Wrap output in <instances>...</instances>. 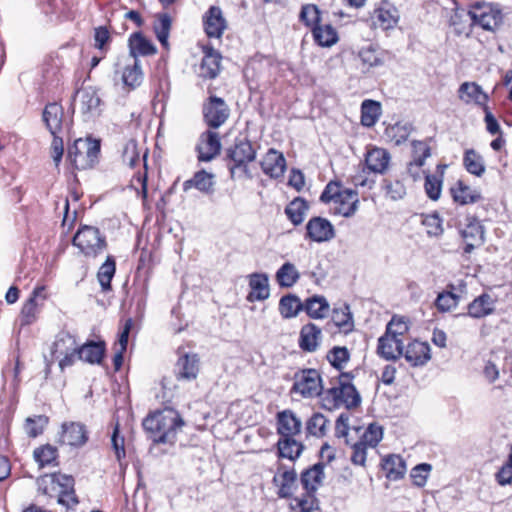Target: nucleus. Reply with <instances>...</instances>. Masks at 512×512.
Returning a JSON list of instances; mask_svg holds the SVG:
<instances>
[{"instance_id": "obj_1", "label": "nucleus", "mask_w": 512, "mask_h": 512, "mask_svg": "<svg viewBox=\"0 0 512 512\" xmlns=\"http://www.w3.org/2000/svg\"><path fill=\"white\" fill-rule=\"evenodd\" d=\"M38 497H44L45 503L56 499L57 504L74 511L79 504L72 475L61 472L47 473L36 479Z\"/></svg>"}, {"instance_id": "obj_2", "label": "nucleus", "mask_w": 512, "mask_h": 512, "mask_svg": "<svg viewBox=\"0 0 512 512\" xmlns=\"http://www.w3.org/2000/svg\"><path fill=\"white\" fill-rule=\"evenodd\" d=\"M257 144L253 143L247 133H240L233 142L224 149L223 161L227 167L230 178H252L249 164L257 157Z\"/></svg>"}, {"instance_id": "obj_3", "label": "nucleus", "mask_w": 512, "mask_h": 512, "mask_svg": "<svg viewBox=\"0 0 512 512\" xmlns=\"http://www.w3.org/2000/svg\"><path fill=\"white\" fill-rule=\"evenodd\" d=\"M142 426L153 443L173 444L178 430L184 426V420L177 410L166 407L148 414Z\"/></svg>"}, {"instance_id": "obj_4", "label": "nucleus", "mask_w": 512, "mask_h": 512, "mask_svg": "<svg viewBox=\"0 0 512 512\" xmlns=\"http://www.w3.org/2000/svg\"><path fill=\"white\" fill-rule=\"evenodd\" d=\"M353 372H341L338 376V385L329 388L326 391L324 401H327L330 410L340 406L351 410L361 404V396L356 387L352 384L354 379Z\"/></svg>"}, {"instance_id": "obj_5", "label": "nucleus", "mask_w": 512, "mask_h": 512, "mask_svg": "<svg viewBox=\"0 0 512 512\" xmlns=\"http://www.w3.org/2000/svg\"><path fill=\"white\" fill-rule=\"evenodd\" d=\"M100 154V141L96 139H76L68 147L67 159L76 170H86L94 167Z\"/></svg>"}, {"instance_id": "obj_6", "label": "nucleus", "mask_w": 512, "mask_h": 512, "mask_svg": "<svg viewBox=\"0 0 512 512\" xmlns=\"http://www.w3.org/2000/svg\"><path fill=\"white\" fill-rule=\"evenodd\" d=\"M72 244L87 257H97L107 248L105 235L94 226H81L72 239Z\"/></svg>"}, {"instance_id": "obj_7", "label": "nucleus", "mask_w": 512, "mask_h": 512, "mask_svg": "<svg viewBox=\"0 0 512 512\" xmlns=\"http://www.w3.org/2000/svg\"><path fill=\"white\" fill-rule=\"evenodd\" d=\"M468 15L474 24L487 31H495L503 22V14L499 6L488 2L473 3L468 10Z\"/></svg>"}, {"instance_id": "obj_8", "label": "nucleus", "mask_w": 512, "mask_h": 512, "mask_svg": "<svg viewBox=\"0 0 512 512\" xmlns=\"http://www.w3.org/2000/svg\"><path fill=\"white\" fill-rule=\"evenodd\" d=\"M202 114L207 127L216 130L228 120L230 108L223 98L210 95L203 103Z\"/></svg>"}, {"instance_id": "obj_9", "label": "nucleus", "mask_w": 512, "mask_h": 512, "mask_svg": "<svg viewBox=\"0 0 512 512\" xmlns=\"http://www.w3.org/2000/svg\"><path fill=\"white\" fill-rule=\"evenodd\" d=\"M292 392L303 397L319 396L323 390L322 379L316 369H304L295 374Z\"/></svg>"}, {"instance_id": "obj_10", "label": "nucleus", "mask_w": 512, "mask_h": 512, "mask_svg": "<svg viewBox=\"0 0 512 512\" xmlns=\"http://www.w3.org/2000/svg\"><path fill=\"white\" fill-rule=\"evenodd\" d=\"M197 159L200 162H210L221 151V139L218 132L208 129L200 134L196 145Z\"/></svg>"}, {"instance_id": "obj_11", "label": "nucleus", "mask_w": 512, "mask_h": 512, "mask_svg": "<svg viewBox=\"0 0 512 512\" xmlns=\"http://www.w3.org/2000/svg\"><path fill=\"white\" fill-rule=\"evenodd\" d=\"M460 234L465 241V254H470L476 247L485 243V227L475 216L466 217L465 227L460 230Z\"/></svg>"}, {"instance_id": "obj_12", "label": "nucleus", "mask_w": 512, "mask_h": 512, "mask_svg": "<svg viewBox=\"0 0 512 512\" xmlns=\"http://www.w3.org/2000/svg\"><path fill=\"white\" fill-rule=\"evenodd\" d=\"M398 9L388 0H383L371 14L372 24L382 30L393 29L399 21Z\"/></svg>"}, {"instance_id": "obj_13", "label": "nucleus", "mask_w": 512, "mask_h": 512, "mask_svg": "<svg viewBox=\"0 0 512 512\" xmlns=\"http://www.w3.org/2000/svg\"><path fill=\"white\" fill-rule=\"evenodd\" d=\"M175 364V377L177 380L192 381L197 378L200 370V359L196 353L180 354Z\"/></svg>"}, {"instance_id": "obj_14", "label": "nucleus", "mask_w": 512, "mask_h": 512, "mask_svg": "<svg viewBox=\"0 0 512 512\" xmlns=\"http://www.w3.org/2000/svg\"><path fill=\"white\" fill-rule=\"evenodd\" d=\"M203 53L197 75L203 80H213L221 71L222 56L212 46H205Z\"/></svg>"}, {"instance_id": "obj_15", "label": "nucleus", "mask_w": 512, "mask_h": 512, "mask_svg": "<svg viewBox=\"0 0 512 512\" xmlns=\"http://www.w3.org/2000/svg\"><path fill=\"white\" fill-rule=\"evenodd\" d=\"M306 237L314 242H326L335 237V229L328 219L312 217L306 225Z\"/></svg>"}, {"instance_id": "obj_16", "label": "nucleus", "mask_w": 512, "mask_h": 512, "mask_svg": "<svg viewBox=\"0 0 512 512\" xmlns=\"http://www.w3.org/2000/svg\"><path fill=\"white\" fill-rule=\"evenodd\" d=\"M89 439L86 426L80 422H67L62 424L60 442L71 447H82Z\"/></svg>"}, {"instance_id": "obj_17", "label": "nucleus", "mask_w": 512, "mask_h": 512, "mask_svg": "<svg viewBox=\"0 0 512 512\" xmlns=\"http://www.w3.org/2000/svg\"><path fill=\"white\" fill-rule=\"evenodd\" d=\"M276 421L277 433L280 435V438H294V436L301 432L302 421L290 409L278 412Z\"/></svg>"}, {"instance_id": "obj_18", "label": "nucleus", "mask_w": 512, "mask_h": 512, "mask_svg": "<svg viewBox=\"0 0 512 512\" xmlns=\"http://www.w3.org/2000/svg\"><path fill=\"white\" fill-rule=\"evenodd\" d=\"M496 300L488 293H482L467 305V312L458 317L469 316L474 319L485 318L495 311Z\"/></svg>"}, {"instance_id": "obj_19", "label": "nucleus", "mask_w": 512, "mask_h": 512, "mask_svg": "<svg viewBox=\"0 0 512 512\" xmlns=\"http://www.w3.org/2000/svg\"><path fill=\"white\" fill-rule=\"evenodd\" d=\"M260 166L264 174L271 178L278 179L285 173L286 159L283 153L274 148H270L260 162Z\"/></svg>"}, {"instance_id": "obj_20", "label": "nucleus", "mask_w": 512, "mask_h": 512, "mask_svg": "<svg viewBox=\"0 0 512 512\" xmlns=\"http://www.w3.org/2000/svg\"><path fill=\"white\" fill-rule=\"evenodd\" d=\"M205 33L209 38H220L226 29V20L218 6H211L203 17Z\"/></svg>"}, {"instance_id": "obj_21", "label": "nucleus", "mask_w": 512, "mask_h": 512, "mask_svg": "<svg viewBox=\"0 0 512 512\" xmlns=\"http://www.w3.org/2000/svg\"><path fill=\"white\" fill-rule=\"evenodd\" d=\"M402 355L411 366H423L431 358L430 346L426 342L415 340L407 345Z\"/></svg>"}, {"instance_id": "obj_22", "label": "nucleus", "mask_w": 512, "mask_h": 512, "mask_svg": "<svg viewBox=\"0 0 512 512\" xmlns=\"http://www.w3.org/2000/svg\"><path fill=\"white\" fill-rule=\"evenodd\" d=\"M250 292L247 295L249 302L264 301L270 296L269 278L266 273H252L249 275Z\"/></svg>"}, {"instance_id": "obj_23", "label": "nucleus", "mask_w": 512, "mask_h": 512, "mask_svg": "<svg viewBox=\"0 0 512 512\" xmlns=\"http://www.w3.org/2000/svg\"><path fill=\"white\" fill-rule=\"evenodd\" d=\"M404 343L402 339H394L388 335H382L378 339L377 354L387 360L395 361L402 356Z\"/></svg>"}, {"instance_id": "obj_24", "label": "nucleus", "mask_w": 512, "mask_h": 512, "mask_svg": "<svg viewBox=\"0 0 512 512\" xmlns=\"http://www.w3.org/2000/svg\"><path fill=\"white\" fill-rule=\"evenodd\" d=\"M273 483L278 487L277 495L279 498H291L297 489V473L294 469L278 471L273 477Z\"/></svg>"}, {"instance_id": "obj_25", "label": "nucleus", "mask_w": 512, "mask_h": 512, "mask_svg": "<svg viewBox=\"0 0 512 512\" xmlns=\"http://www.w3.org/2000/svg\"><path fill=\"white\" fill-rule=\"evenodd\" d=\"M324 467L325 465L322 462H318L301 473L300 482L305 491L308 493L317 492L325 477Z\"/></svg>"}, {"instance_id": "obj_26", "label": "nucleus", "mask_w": 512, "mask_h": 512, "mask_svg": "<svg viewBox=\"0 0 512 512\" xmlns=\"http://www.w3.org/2000/svg\"><path fill=\"white\" fill-rule=\"evenodd\" d=\"M64 109L57 103H49L45 106L42 118L51 134L61 133L63 128Z\"/></svg>"}, {"instance_id": "obj_27", "label": "nucleus", "mask_w": 512, "mask_h": 512, "mask_svg": "<svg viewBox=\"0 0 512 512\" xmlns=\"http://www.w3.org/2000/svg\"><path fill=\"white\" fill-rule=\"evenodd\" d=\"M128 42L130 55L134 58V61L138 60V56H150L157 53L156 46L141 32L131 34Z\"/></svg>"}, {"instance_id": "obj_28", "label": "nucleus", "mask_w": 512, "mask_h": 512, "mask_svg": "<svg viewBox=\"0 0 512 512\" xmlns=\"http://www.w3.org/2000/svg\"><path fill=\"white\" fill-rule=\"evenodd\" d=\"M321 329L314 323L302 326L299 336V347L305 352H314L319 346Z\"/></svg>"}, {"instance_id": "obj_29", "label": "nucleus", "mask_w": 512, "mask_h": 512, "mask_svg": "<svg viewBox=\"0 0 512 512\" xmlns=\"http://www.w3.org/2000/svg\"><path fill=\"white\" fill-rule=\"evenodd\" d=\"M459 98L465 103L474 102L475 104L487 106L488 95L483 91L482 87L475 82H464L460 85Z\"/></svg>"}, {"instance_id": "obj_30", "label": "nucleus", "mask_w": 512, "mask_h": 512, "mask_svg": "<svg viewBox=\"0 0 512 512\" xmlns=\"http://www.w3.org/2000/svg\"><path fill=\"white\" fill-rule=\"evenodd\" d=\"M334 203L338 205L335 208L336 214L346 218L352 217L358 209V192L353 189L345 188L344 191H342L341 197Z\"/></svg>"}, {"instance_id": "obj_31", "label": "nucleus", "mask_w": 512, "mask_h": 512, "mask_svg": "<svg viewBox=\"0 0 512 512\" xmlns=\"http://www.w3.org/2000/svg\"><path fill=\"white\" fill-rule=\"evenodd\" d=\"M390 154L383 148L369 150L365 157V164L369 171L383 174L389 165Z\"/></svg>"}, {"instance_id": "obj_32", "label": "nucleus", "mask_w": 512, "mask_h": 512, "mask_svg": "<svg viewBox=\"0 0 512 512\" xmlns=\"http://www.w3.org/2000/svg\"><path fill=\"white\" fill-rule=\"evenodd\" d=\"M329 310L330 305L322 295H313L303 302V311L312 319H323Z\"/></svg>"}, {"instance_id": "obj_33", "label": "nucleus", "mask_w": 512, "mask_h": 512, "mask_svg": "<svg viewBox=\"0 0 512 512\" xmlns=\"http://www.w3.org/2000/svg\"><path fill=\"white\" fill-rule=\"evenodd\" d=\"M78 359L90 364H99L105 354V343L88 341L78 346Z\"/></svg>"}, {"instance_id": "obj_34", "label": "nucleus", "mask_w": 512, "mask_h": 512, "mask_svg": "<svg viewBox=\"0 0 512 512\" xmlns=\"http://www.w3.org/2000/svg\"><path fill=\"white\" fill-rule=\"evenodd\" d=\"M381 467L390 480L397 481L404 477L406 463L399 455H388L382 459Z\"/></svg>"}, {"instance_id": "obj_35", "label": "nucleus", "mask_w": 512, "mask_h": 512, "mask_svg": "<svg viewBox=\"0 0 512 512\" xmlns=\"http://www.w3.org/2000/svg\"><path fill=\"white\" fill-rule=\"evenodd\" d=\"M76 336L68 331H60L51 348L52 357L58 358L61 354L76 351L78 349Z\"/></svg>"}, {"instance_id": "obj_36", "label": "nucleus", "mask_w": 512, "mask_h": 512, "mask_svg": "<svg viewBox=\"0 0 512 512\" xmlns=\"http://www.w3.org/2000/svg\"><path fill=\"white\" fill-rule=\"evenodd\" d=\"M450 191L453 200L461 205L475 203L482 198L479 191L471 189L461 180H459Z\"/></svg>"}, {"instance_id": "obj_37", "label": "nucleus", "mask_w": 512, "mask_h": 512, "mask_svg": "<svg viewBox=\"0 0 512 512\" xmlns=\"http://www.w3.org/2000/svg\"><path fill=\"white\" fill-rule=\"evenodd\" d=\"M76 94L80 97L81 111L83 114H94L98 112L101 99L96 89L93 87H85L78 90Z\"/></svg>"}, {"instance_id": "obj_38", "label": "nucleus", "mask_w": 512, "mask_h": 512, "mask_svg": "<svg viewBox=\"0 0 512 512\" xmlns=\"http://www.w3.org/2000/svg\"><path fill=\"white\" fill-rule=\"evenodd\" d=\"M279 313L284 319L295 318L303 311V302L295 294H287L279 300Z\"/></svg>"}, {"instance_id": "obj_39", "label": "nucleus", "mask_w": 512, "mask_h": 512, "mask_svg": "<svg viewBox=\"0 0 512 512\" xmlns=\"http://www.w3.org/2000/svg\"><path fill=\"white\" fill-rule=\"evenodd\" d=\"M172 26V19L168 13H158L153 24L154 33L163 48L169 47L168 38Z\"/></svg>"}, {"instance_id": "obj_40", "label": "nucleus", "mask_w": 512, "mask_h": 512, "mask_svg": "<svg viewBox=\"0 0 512 512\" xmlns=\"http://www.w3.org/2000/svg\"><path fill=\"white\" fill-rule=\"evenodd\" d=\"M275 279L281 288H291L300 279V273L291 262H285L277 270Z\"/></svg>"}, {"instance_id": "obj_41", "label": "nucleus", "mask_w": 512, "mask_h": 512, "mask_svg": "<svg viewBox=\"0 0 512 512\" xmlns=\"http://www.w3.org/2000/svg\"><path fill=\"white\" fill-rule=\"evenodd\" d=\"M332 322L345 334L351 332L354 328L353 316L348 304H343L341 307L334 308L332 311Z\"/></svg>"}, {"instance_id": "obj_42", "label": "nucleus", "mask_w": 512, "mask_h": 512, "mask_svg": "<svg viewBox=\"0 0 512 512\" xmlns=\"http://www.w3.org/2000/svg\"><path fill=\"white\" fill-rule=\"evenodd\" d=\"M308 209V202L302 197H296L286 206L285 214L293 225L298 226L304 221Z\"/></svg>"}, {"instance_id": "obj_43", "label": "nucleus", "mask_w": 512, "mask_h": 512, "mask_svg": "<svg viewBox=\"0 0 512 512\" xmlns=\"http://www.w3.org/2000/svg\"><path fill=\"white\" fill-rule=\"evenodd\" d=\"M313 39L321 47H331L338 41V34L332 25H316L312 28Z\"/></svg>"}, {"instance_id": "obj_44", "label": "nucleus", "mask_w": 512, "mask_h": 512, "mask_svg": "<svg viewBox=\"0 0 512 512\" xmlns=\"http://www.w3.org/2000/svg\"><path fill=\"white\" fill-rule=\"evenodd\" d=\"M58 449L50 444L42 445L33 452L34 460L40 468L45 466H58Z\"/></svg>"}, {"instance_id": "obj_45", "label": "nucleus", "mask_w": 512, "mask_h": 512, "mask_svg": "<svg viewBox=\"0 0 512 512\" xmlns=\"http://www.w3.org/2000/svg\"><path fill=\"white\" fill-rule=\"evenodd\" d=\"M116 272V261L112 255L106 257L105 262L100 266L97 272V279L103 292L110 291L111 281Z\"/></svg>"}, {"instance_id": "obj_46", "label": "nucleus", "mask_w": 512, "mask_h": 512, "mask_svg": "<svg viewBox=\"0 0 512 512\" xmlns=\"http://www.w3.org/2000/svg\"><path fill=\"white\" fill-rule=\"evenodd\" d=\"M381 115L379 102L366 99L361 104V124L365 127H372L376 124Z\"/></svg>"}, {"instance_id": "obj_47", "label": "nucleus", "mask_w": 512, "mask_h": 512, "mask_svg": "<svg viewBox=\"0 0 512 512\" xmlns=\"http://www.w3.org/2000/svg\"><path fill=\"white\" fill-rule=\"evenodd\" d=\"M277 448L279 457L296 460L301 455L304 446L294 438H280L277 442Z\"/></svg>"}, {"instance_id": "obj_48", "label": "nucleus", "mask_w": 512, "mask_h": 512, "mask_svg": "<svg viewBox=\"0 0 512 512\" xmlns=\"http://www.w3.org/2000/svg\"><path fill=\"white\" fill-rule=\"evenodd\" d=\"M212 177V174L205 170L198 171L191 179L184 181L183 190L187 192L192 187H195L201 192L209 193L212 191L213 187Z\"/></svg>"}, {"instance_id": "obj_49", "label": "nucleus", "mask_w": 512, "mask_h": 512, "mask_svg": "<svg viewBox=\"0 0 512 512\" xmlns=\"http://www.w3.org/2000/svg\"><path fill=\"white\" fill-rule=\"evenodd\" d=\"M447 289L439 293L435 300V306L440 312H448L456 308L460 301V296L453 292L455 289L453 284H448Z\"/></svg>"}, {"instance_id": "obj_50", "label": "nucleus", "mask_w": 512, "mask_h": 512, "mask_svg": "<svg viewBox=\"0 0 512 512\" xmlns=\"http://www.w3.org/2000/svg\"><path fill=\"white\" fill-rule=\"evenodd\" d=\"M358 55L361 62L366 65L367 68L379 67L384 64L383 52L372 44L363 47Z\"/></svg>"}, {"instance_id": "obj_51", "label": "nucleus", "mask_w": 512, "mask_h": 512, "mask_svg": "<svg viewBox=\"0 0 512 512\" xmlns=\"http://www.w3.org/2000/svg\"><path fill=\"white\" fill-rule=\"evenodd\" d=\"M463 164L466 170L475 175L482 176L485 172V165L483 157L478 154L474 149H468L464 153Z\"/></svg>"}, {"instance_id": "obj_52", "label": "nucleus", "mask_w": 512, "mask_h": 512, "mask_svg": "<svg viewBox=\"0 0 512 512\" xmlns=\"http://www.w3.org/2000/svg\"><path fill=\"white\" fill-rule=\"evenodd\" d=\"M122 81L130 90H134L141 85L143 72L139 60H135L133 65L125 67L122 74Z\"/></svg>"}, {"instance_id": "obj_53", "label": "nucleus", "mask_w": 512, "mask_h": 512, "mask_svg": "<svg viewBox=\"0 0 512 512\" xmlns=\"http://www.w3.org/2000/svg\"><path fill=\"white\" fill-rule=\"evenodd\" d=\"M328 419L322 413H314L306 422V433L321 438L326 435Z\"/></svg>"}, {"instance_id": "obj_54", "label": "nucleus", "mask_w": 512, "mask_h": 512, "mask_svg": "<svg viewBox=\"0 0 512 512\" xmlns=\"http://www.w3.org/2000/svg\"><path fill=\"white\" fill-rule=\"evenodd\" d=\"M48 423L49 418L46 415H34L32 417H28L24 424L26 434L30 438H36L43 434Z\"/></svg>"}, {"instance_id": "obj_55", "label": "nucleus", "mask_w": 512, "mask_h": 512, "mask_svg": "<svg viewBox=\"0 0 512 512\" xmlns=\"http://www.w3.org/2000/svg\"><path fill=\"white\" fill-rule=\"evenodd\" d=\"M326 358L332 367L342 371L344 365L350 360V353L344 346H335L328 351Z\"/></svg>"}, {"instance_id": "obj_56", "label": "nucleus", "mask_w": 512, "mask_h": 512, "mask_svg": "<svg viewBox=\"0 0 512 512\" xmlns=\"http://www.w3.org/2000/svg\"><path fill=\"white\" fill-rule=\"evenodd\" d=\"M409 330L408 321L404 317L394 315L386 326L385 335L401 339Z\"/></svg>"}, {"instance_id": "obj_57", "label": "nucleus", "mask_w": 512, "mask_h": 512, "mask_svg": "<svg viewBox=\"0 0 512 512\" xmlns=\"http://www.w3.org/2000/svg\"><path fill=\"white\" fill-rule=\"evenodd\" d=\"M421 224L426 228L428 236H440L443 233L442 219L437 213L421 214Z\"/></svg>"}, {"instance_id": "obj_58", "label": "nucleus", "mask_w": 512, "mask_h": 512, "mask_svg": "<svg viewBox=\"0 0 512 512\" xmlns=\"http://www.w3.org/2000/svg\"><path fill=\"white\" fill-rule=\"evenodd\" d=\"M316 493L305 492L301 497H295L291 504L292 509L299 508L301 512H313L319 508V501L315 496Z\"/></svg>"}, {"instance_id": "obj_59", "label": "nucleus", "mask_w": 512, "mask_h": 512, "mask_svg": "<svg viewBox=\"0 0 512 512\" xmlns=\"http://www.w3.org/2000/svg\"><path fill=\"white\" fill-rule=\"evenodd\" d=\"M299 19L305 26L313 28L320 24V10L314 4L303 5Z\"/></svg>"}, {"instance_id": "obj_60", "label": "nucleus", "mask_w": 512, "mask_h": 512, "mask_svg": "<svg viewBox=\"0 0 512 512\" xmlns=\"http://www.w3.org/2000/svg\"><path fill=\"white\" fill-rule=\"evenodd\" d=\"M122 160L131 168H135L140 162V152L136 140L130 139L126 142L122 151Z\"/></svg>"}, {"instance_id": "obj_61", "label": "nucleus", "mask_w": 512, "mask_h": 512, "mask_svg": "<svg viewBox=\"0 0 512 512\" xmlns=\"http://www.w3.org/2000/svg\"><path fill=\"white\" fill-rule=\"evenodd\" d=\"M383 438V429L381 426L376 423L370 424L363 435L360 438V441L364 444L368 445L371 448L376 447L379 442Z\"/></svg>"}, {"instance_id": "obj_62", "label": "nucleus", "mask_w": 512, "mask_h": 512, "mask_svg": "<svg viewBox=\"0 0 512 512\" xmlns=\"http://www.w3.org/2000/svg\"><path fill=\"white\" fill-rule=\"evenodd\" d=\"M424 189L426 195L433 201L440 198L442 190V179L436 175L425 174Z\"/></svg>"}, {"instance_id": "obj_63", "label": "nucleus", "mask_w": 512, "mask_h": 512, "mask_svg": "<svg viewBox=\"0 0 512 512\" xmlns=\"http://www.w3.org/2000/svg\"><path fill=\"white\" fill-rule=\"evenodd\" d=\"M344 189L339 181H330L321 193L320 201L325 204L335 202L341 197Z\"/></svg>"}, {"instance_id": "obj_64", "label": "nucleus", "mask_w": 512, "mask_h": 512, "mask_svg": "<svg viewBox=\"0 0 512 512\" xmlns=\"http://www.w3.org/2000/svg\"><path fill=\"white\" fill-rule=\"evenodd\" d=\"M431 469L432 466L428 463H421L413 467L410 473L413 484L419 488L424 487Z\"/></svg>"}]
</instances>
